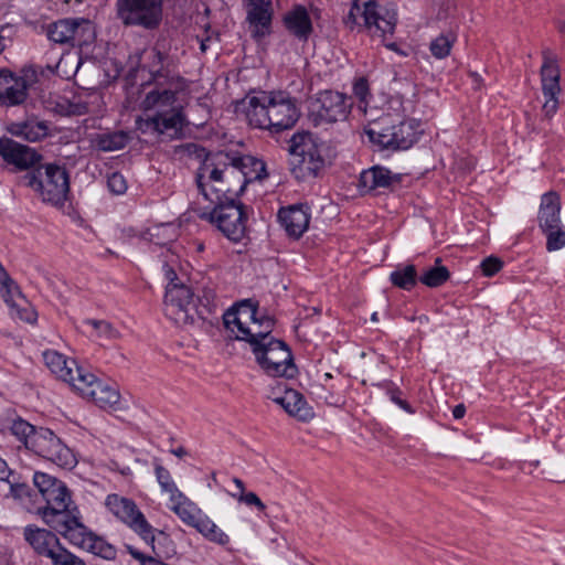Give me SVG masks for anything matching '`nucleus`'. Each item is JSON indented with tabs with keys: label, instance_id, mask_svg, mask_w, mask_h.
Segmentation results:
<instances>
[{
	"label": "nucleus",
	"instance_id": "a19ab883",
	"mask_svg": "<svg viewBox=\"0 0 565 565\" xmlns=\"http://www.w3.org/2000/svg\"><path fill=\"white\" fill-rule=\"evenodd\" d=\"M0 292L3 298V301L10 307L15 308L18 307V303L15 301V298H21L24 300V297L20 290V288L17 286L14 280L8 275V273H4V277L0 279Z\"/></svg>",
	"mask_w": 565,
	"mask_h": 565
},
{
	"label": "nucleus",
	"instance_id": "bf43d9fd",
	"mask_svg": "<svg viewBox=\"0 0 565 565\" xmlns=\"http://www.w3.org/2000/svg\"><path fill=\"white\" fill-rule=\"evenodd\" d=\"M108 189L115 194H122L127 190V183L122 174L114 172L107 180Z\"/></svg>",
	"mask_w": 565,
	"mask_h": 565
},
{
	"label": "nucleus",
	"instance_id": "680f3d73",
	"mask_svg": "<svg viewBox=\"0 0 565 565\" xmlns=\"http://www.w3.org/2000/svg\"><path fill=\"white\" fill-rule=\"evenodd\" d=\"M9 483V493L15 499H20L28 494V486L24 483H18L13 480L7 481Z\"/></svg>",
	"mask_w": 565,
	"mask_h": 565
},
{
	"label": "nucleus",
	"instance_id": "de8ad7c7",
	"mask_svg": "<svg viewBox=\"0 0 565 565\" xmlns=\"http://www.w3.org/2000/svg\"><path fill=\"white\" fill-rule=\"evenodd\" d=\"M10 429L19 440L23 441L28 449L30 438L38 433V429H35L34 426L20 418L13 420Z\"/></svg>",
	"mask_w": 565,
	"mask_h": 565
},
{
	"label": "nucleus",
	"instance_id": "4c0bfd02",
	"mask_svg": "<svg viewBox=\"0 0 565 565\" xmlns=\"http://www.w3.org/2000/svg\"><path fill=\"white\" fill-rule=\"evenodd\" d=\"M73 28L72 19H63L49 26L47 36L51 41L60 44L71 45V34Z\"/></svg>",
	"mask_w": 565,
	"mask_h": 565
},
{
	"label": "nucleus",
	"instance_id": "a211bd4d",
	"mask_svg": "<svg viewBox=\"0 0 565 565\" xmlns=\"http://www.w3.org/2000/svg\"><path fill=\"white\" fill-rule=\"evenodd\" d=\"M246 13V20L255 38H263L269 33L273 15L270 0H248Z\"/></svg>",
	"mask_w": 565,
	"mask_h": 565
},
{
	"label": "nucleus",
	"instance_id": "e2e57ef3",
	"mask_svg": "<svg viewBox=\"0 0 565 565\" xmlns=\"http://www.w3.org/2000/svg\"><path fill=\"white\" fill-rule=\"evenodd\" d=\"M12 309L15 310L17 316L23 321L31 323V322L35 321V319H36V313L33 309L20 308L19 303H18V307L12 308Z\"/></svg>",
	"mask_w": 565,
	"mask_h": 565
},
{
	"label": "nucleus",
	"instance_id": "1a4fd4ad",
	"mask_svg": "<svg viewBox=\"0 0 565 565\" xmlns=\"http://www.w3.org/2000/svg\"><path fill=\"white\" fill-rule=\"evenodd\" d=\"M22 182L36 191L44 202L53 205L63 204L70 191L68 174L65 169L56 164L41 166L28 171L22 177Z\"/></svg>",
	"mask_w": 565,
	"mask_h": 565
},
{
	"label": "nucleus",
	"instance_id": "f03ea898",
	"mask_svg": "<svg viewBox=\"0 0 565 565\" xmlns=\"http://www.w3.org/2000/svg\"><path fill=\"white\" fill-rule=\"evenodd\" d=\"M265 172V163L255 157L217 152L206 157L195 180L205 179L215 183V191L239 195L249 182L262 180Z\"/></svg>",
	"mask_w": 565,
	"mask_h": 565
},
{
	"label": "nucleus",
	"instance_id": "c85d7f7f",
	"mask_svg": "<svg viewBox=\"0 0 565 565\" xmlns=\"http://www.w3.org/2000/svg\"><path fill=\"white\" fill-rule=\"evenodd\" d=\"M73 20V30L71 34V46L83 47L90 45L95 40L94 24L84 18Z\"/></svg>",
	"mask_w": 565,
	"mask_h": 565
},
{
	"label": "nucleus",
	"instance_id": "c03bdc74",
	"mask_svg": "<svg viewBox=\"0 0 565 565\" xmlns=\"http://www.w3.org/2000/svg\"><path fill=\"white\" fill-rule=\"evenodd\" d=\"M376 18L377 24H372V26L381 32V35L394 33L397 23V13L394 10H385L383 13L376 9Z\"/></svg>",
	"mask_w": 565,
	"mask_h": 565
},
{
	"label": "nucleus",
	"instance_id": "f704fd0d",
	"mask_svg": "<svg viewBox=\"0 0 565 565\" xmlns=\"http://www.w3.org/2000/svg\"><path fill=\"white\" fill-rule=\"evenodd\" d=\"M92 535L93 532L88 531V529L79 522L78 518L76 520H72V524L62 534V536L72 545L82 550L86 548Z\"/></svg>",
	"mask_w": 565,
	"mask_h": 565
},
{
	"label": "nucleus",
	"instance_id": "e433bc0d",
	"mask_svg": "<svg viewBox=\"0 0 565 565\" xmlns=\"http://www.w3.org/2000/svg\"><path fill=\"white\" fill-rule=\"evenodd\" d=\"M196 531L204 535L210 541L225 544L228 542L227 535L217 527V525L211 521L206 515L202 513L196 518V522L192 524Z\"/></svg>",
	"mask_w": 565,
	"mask_h": 565
},
{
	"label": "nucleus",
	"instance_id": "8fccbe9b",
	"mask_svg": "<svg viewBox=\"0 0 565 565\" xmlns=\"http://www.w3.org/2000/svg\"><path fill=\"white\" fill-rule=\"evenodd\" d=\"M86 324L90 326L95 330L96 335L102 339L110 340L119 335L118 331L105 320L88 319L86 320Z\"/></svg>",
	"mask_w": 565,
	"mask_h": 565
},
{
	"label": "nucleus",
	"instance_id": "6ab92c4d",
	"mask_svg": "<svg viewBox=\"0 0 565 565\" xmlns=\"http://www.w3.org/2000/svg\"><path fill=\"white\" fill-rule=\"evenodd\" d=\"M24 539L39 555L50 559L63 546L53 532L32 525L24 529Z\"/></svg>",
	"mask_w": 565,
	"mask_h": 565
},
{
	"label": "nucleus",
	"instance_id": "aec40b11",
	"mask_svg": "<svg viewBox=\"0 0 565 565\" xmlns=\"http://www.w3.org/2000/svg\"><path fill=\"white\" fill-rule=\"evenodd\" d=\"M399 182V174H393L385 167L373 166L360 173L358 186L361 192H371L377 189H390L394 183Z\"/></svg>",
	"mask_w": 565,
	"mask_h": 565
},
{
	"label": "nucleus",
	"instance_id": "393cba45",
	"mask_svg": "<svg viewBox=\"0 0 565 565\" xmlns=\"http://www.w3.org/2000/svg\"><path fill=\"white\" fill-rule=\"evenodd\" d=\"M8 132L30 142L39 141L49 135V125L35 116H29L22 121L11 122Z\"/></svg>",
	"mask_w": 565,
	"mask_h": 565
},
{
	"label": "nucleus",
	"instance_id": "c9c22d12",
	"mask_svg": "<svg viewBox=\"0 0 565 565\" xmlns=\"http://www.w3.org/2000/svg\"><path fill=\"white\" fill-rule=\"evenodd\" d=\"M418 280L419 277L414 265H406L403 268H397L390 275V281L392 285L404 290L413 289Z\"/></svg>",
	"mask_w": 565,
	"mask_h": 565
},
{
	"label": "nucleus",
	"instance_id": "20e7f679",
	"mask_svg": "<svg viewBox=\"0 0 565 565\" xmlns=\"http://www.w3.org/2000/svg\"><path fill=\"white\" fill-rule=\"evenodd\" d=\"M288 145L289 171L299 182L320 178L330 164L326 156L328 146L308 130L295 132Z\"/></svg>",
	"mask_w": 565,
	"mask_h": 565
},
{
	"label": "nucleus",
	"instance_id": "6e6d98bb",
	"mask_svg": "<svg viewBox=\"0 0 565 565\" xmlns=\"http://www.w3.org/2000/svg\"><path fill=\"white\" fill-rule=\"evenodd\" d=\"M503 267V262L494 256L484 258L481 263V270L486 277H492Z\"/></svg>",
	"mask_w": 565,
	"mask_h": 565
},
{
	"label": "nucleus",
	"instance_id": "58836bf2",
	"mask_svg": "<svg viewBox=\"0 0 565 565\" xmlns=\"http://www.w3.org/2000/svg\"><path fill=\"white\" fill-rule=\"evenodd\" d=\"M456 42V35L452 32L441 33L435 38L429 45L431 55L438 60L446 58Z\"/></svg>",
	"mask_w": 565,
	"mask_h": 565
},
{
	"label": "nucleus",
	"instance_id": "5701e85b",
	"mask_svg": "<svg viewBox=\"0 0 565 565\" xmlns=\"http://www.w3.org/2000/svg\"><path fill=\"white\" fill-rule=\"evenodd\" d=\"M285 29L299 41H307L313 32L312 21L303 4H295L285 13Z\"/></svg>",
	"mask_w": 565,
	"mask_h": 565
},
{
	"label": "nucleus",
	"instance_id": "2f4dec72",
	"mask_svg": "<svg viewBox=\"0 0 565 565\" xmlns=\"http://www.w3.org/2000/svg\"><path fill=\"white\" fill-rule=\"evenodd\" d=\"M172 505L171 510L184 522L192 526L196 522V518L202 513L198 507L191 502L182 492L180 498L170 500Z\"/></svg>",
	"mask_w": 565,
	"mask_h": 565
},
{
	"label": "nucleus",
	"instance_id": "5fc2aeb1",
	"mask_svg": "<svg viewBox=\"0 0 565 565\" xmlns=\"http://www.w3.org/2000/svg\"><path fill=\"white\" fill-rule=\"evenodd\" d=\"M43 104L47 110H51L57 115L70 114L71 104L66 98L50 96L47 99L43 100Z\"/></svg>",
	"mask_w": 565,
	"mask_h": 565
},
{
	"label": "nucleus",
	"instance_id": "f3484780",
	"mask_svg": "<svg viewBox=\"0 0 565 565\" xmlns=\"http://www.w3.org/2000/svg\"><path fill=\"white\" fill-rule=\"evenodd\" d=\"M0 156L7 164L13 166L14 170H29L41 160V156L34 149L10 138L0 139Z\"/></svg>",
	"mask_w": 565,
	"mask_h": 565
},
{
	"label": "nucleus",
	"instance_id": "a878e982",
	"mask_svg": "<svg viewBox=\"0 0 565 565\" xmlns=\"http://www.w3.org/2000/svg\"><path fill=\"white\" fill-rule=\"evenodd\" d=\"M376 7L377 2L375 0H353L348 14L343 19L344 24L353 30L356 25H360L358 19L362 18L363 25L371 29L372 24H377Z\"/></svg>",
	"mask_w": 565,
	"mask_h": 565
},
{
	"label": "nucleus",
	"instance_id": "9d476101",
	"mask_svg": "<svg viewBox=\"0 0 565 565\" xmlns=\"http://www.w3.org/2000/svg\"><path fill=\"white\" fill-rule=\"evenodd\" d=\"M351 108L350 98L333 89L320 90L308 99V117L316 127L345 120Z\"/></svg>",
	"mask_w": 565,
	"mask_h": 565
},
{
	"label": "nucleus",
	"instance_id": "09e8293b",
	"mask_svg": "<svg viewBox=\"0 0 565 565\" xmlns=\"http://www.w3.org/2000/svg\"><path fill=\"white\" fill-rule=\"evenodd\" d=\"M546 237V249L548 252H555L565 246V226L559 225L555 228L543 232Z\"/></svg>",
	"mask_w": 565,
	"mask_h": 565
},
{
	"label": "nucleus",
	"instance_id": "0eeeda50",
	"mask_svg": "<svg viewBox=\"0 0 565 565\" xmlns=\"http://www.w3.org/2000/svg\"><path fill=\"white\" fill-rule=\"evenodd\" d=\"M420 124L416 119L402 120L393 124L390 116L365 127L364 131L370 142L376 145L380 150H407L417 142L422 131Z\"/></svg>",
	"mask_w": 565,
	"mask_h": 565
},
{
	"label": "nucleus",
	"instance_id": "f257e3e1",
	"mask_svg": "<svg viewBox=\"0 0 565 565\" xmlns=\"http://www.w3.org/2000/svg\"><path fill=\"white\" fill-rule=\"evenodd\" d=\"M223 321L236 340L250 345L266 374L273 377L281 375L279 353L282 351V340L270 337L274 320L259 311L257 302L250 299L241 301L224 313Z\"/></svg>",
	"mask_w": 565,
	"mask_h": 565
},
{
	"label": "nucleus",
	"instance_id": "6e6552de",
	"mask_svg": "<svg viewBox=\"0 0 565 565\" xmlns=\"http://www.w3.org/2000/svg\"><path fill=\"white\" fill-rule=\"evenodd\" d=\"M282 96L275 92H258L247 95L237 104V110L245 114L250 126L268 129L271 134L282 131Z\"/></svg>",
	"mask_w": 565,
	"mask_h": 565
},
{
	"label": "nucleus",
	"instance_id": "0e129e2a",
	"mask_svg": "<svg viewBox=\"0 0 565 565\" xmlns=\"http://www.w3.org/2000/svg\"><path fill=\"white\" fill-rule=\"evenodd\" d=\"M12 471L9 469L7 462L0 458V481H9Z\"/></svg>",
	"mask_w": 565,
	"mask_h": 565
},
{
	"label": "nucleus",
	"instance_id": "774afa93",
	"mask_svg": "<svg viewBox=\"0 0 565 565\" xmlns=\"http://www.w3.org/2000/svg\"><path fill=\"white\" fill-rule=\"evenodd\" d=\"M289 565H306L307 562L302 556H299L298 554H294L292 559L288 558Z\"/></svg>",
	"mask_w": 565,
	"mask_h": 565
},
{
	"label": "nucleus",
	"instance_id": "b1692460",
	"mask_svg": "<svg viewBox=\"0 0 565 565\" xmlns=\"http://www.w3.org/2000/svg\"><path fill=\"white\" fill-rule=\"evenodd\" d=\"M285 413L300 423H310L316 416L315 408L306 396L287 386H285Z\"/></svg>",
	"mask_w": 565,
	"mask_h": 565
},
{
	"label": "nucleus",
	"instance_id": "4d7b16f0",
	"mask_svg": "<svg viewBox=\"0 0 565 565\" xmlns=\"http://www.w3.org/2000/svg\"><path fill=\"white\" fill-rule=\"evenodd\" d=\"M285 380L296 379L299 374V369L295 364L292 351L287 343H285Z\"/></svg>",
	"mask_w": 565,
	"mask_h": 565
},
{
	"label": "nucleus",
	"instance_id": "4be33fe9",
	"mask_svg": "<svg viewBox=\"0 0 565 565\" xmlns=\"http://www.w3.org/2000/svg\"><path fill=\"white\" fill-rule=\"evenodd\" d=\"M311 214L308 204L297 203L285 207V233L289 238L299 239L308 230Z\"/></svg>",
	"mask_w": 565,
	"mask_h": 565
},
{
	"label": "nucleus",
	"instance_id": "39448f33",
	"mask_svg": "<svg viewBox=\"0 0 565 565\" xmlns=\"http://www.w3.org/2000/svg\"><path fill=\"white\" fill-rule=\"evenodd\" d=\"M175 88L163 87L149 90L141 106L145 110H154L147 117L145 124L148 128L160 135L178 137L188 121L180 105H177Z\"/></svg>",
	"mask_w": 565,
	"mask_h": 565
},
{
	"label": "nucleus",
	"instance_id": "13d9d810",
	"mask_svg": "<svg viewBox=\"0 0 565 565\" xmlns=\"http://www.w3.org/2000/svg\"><path fill=\"white\" fill-rule=\"evenodd\" d=\"M215 292L213 289H204L202 295L196 296V303L199 308L206 313H211L212 308L215 306Z\"/></svg>",
	"mask_w": 565,
	"mask_h": 565
},
{
	"label": "nucleus",
	"instance_id": "603ef678",
	"mask_svg": "<svg viewBox=\"0 0 565 565\" xmlns=\"http://www.w3.org/2000/svg\"><path fill=\"white\" fill-rule=\"evenodd\" d=\"M34 486L38 488L39 492L45 495L52 488H55L61 482L56 478L44 473V472H35L33 476Z\"/></svg>",
	"mask_w": 565,
	"mask_h": 565
},
{
	"label": "nucleus",
	"instance_id": "864d4df0",
	"mask_svg": "<svg viewBox=\"0 0 565 565\" xmlns=\"http://www.w3.org/2000/svg\"><path fill=\"white\" fill-rule=\"evenodd\" d=\"M390 399L408 414H414L412 405L403 397L404 393L395 384L390 383L386 390Z\"/></svg>",
	"mask_w": 565,
	"mask_h": 565
},
{
	"label": "nucleus",
	"instance_id": "f8f14e48",
	"mask_svg": "<svg viewBox=\"0 0 565 565\" xmlns=\"http://www.w3.org/2000/svg\"><path fill=\"white\" fill-rule=\"evenodd\" d=\"M164 313L178 326H190L204 319V311L199 308L193 291L183 284H168Z\"/></svg>",
	"mask_w": 565,
	"mask_h": 565
},
{
	"label": "nucleus",
	"instance_id": "72a5a7b5",
	"mask_svg": "<svg viewBox=\"0 0 565 565\" xmlns=\"http://www.w3.org/2000/svg\"><path fill=\"white\" fill-rule=\"evenodd\" d=\"M450 278V271L441 265V258L437 257L435 266L428 268L420 277L419 281L429 288L443 286Z\"/></svg>",
	"mask_w": 565,
	"mask_h": 565
},
{
	"label": "nucleus",
	"instance_id": "dca6fc26",
	"mask_svg": "<svg viewBox=\"0 0 565 565\" xmlns=\"http://www.w3.org/2000/svg\"><path fill=\"white\" fill-rule=\"evenodd\" d=\"M141 63L151 75V78L157 84L156 88L170 87L175 88L179 86L181 78L179 76L170 75L168 70L169 55L161 51L158 46L143 50L141 53Z\"/></svg>",
	"mask_w": 565,
	"mask_h": 565
},
{
	"label": "nucleus",
	"instance_id": "cd10ccee",
	"mask_svg": "<svg viewBox=\"0 0 565 565\" xmlns=\"http://www.w3.org/2000/svg\"><path fill=\"white\" fill-rule=\"evenodd\" d=\"M43 360L50 371L60 380L66 382L73 380L74 369L77 365L72 359H67L64 354L47 350L43 353Z\"/></svg>",
	"mask_w": 565,
	"mask_h": 565
},
{
	"label": "nucleus",
	"instance_id": "052dcab7",
	"mask_svg": "<svg viewBox=\"0 0 565 565\" xmlns=\"http://www.w3.org/2000/svg\"><path fill=\"white\" fill-rule=\"evenodd\" d=\"M353 94L362 103H367L370 86L365 77H359L353 83Z\"/></svg>",
	"mask_w": 565,
	"mask_h": 565
},
{
	"label": "nucleus",
	"instance_id": "473e14b6",
	"mask_svg": "<svg viewBox=\"0 0 565 565\" xmlns=\"http://www.w3.org/2000/svg\"><path fill=\"white\" fill-rule=\"evenodd\" d=\"M97 382L98 379L93 373L77 365L74 369L73 380L66 381V383L85 398H88L89 391L94 390Z\"/></svg>",
	"mask_w": 565,
	"mask_h": 565
},
{
	"label": "nucleus",
	"instance_id": "ddd939ff",
	"mask_svg": "<svg viewBox=\"0 0 565 565\" xmlns=\"http://www.w3.org/2000/svg\"><path fill=\"white\" fill-rule=\"evenodd\" d=\"M116 13L126 26L154 30L162 21L163 0H117Z\"/></svg>",
	"mask_w": 565,
	"mask_h": 565
},
{
	"label": "nucleus",
	"instance_id": "423d86ee",
	"mask_svg": "<svg viewBox=\"0 0 565 565\" xmlns=\"http://www.w3.org/2000/svg\"><path fill=\"white\" fill-rule=\"evenodd\" d=\"M106 507L151 547L153 555L157 557L170 556L171 551L168 548L171 544L170 536L166 532L154 529L132 500L118 494H109L106 498Z\"/></svg>",
	"mask_w": 565,
	"mask_h": 565
},
{
	"label": "nucleus",
	"instance_id": "7ed1b4c3",
	"mask_svg": "<svg viewBox=\"0 0 565 565\" xmlns=\"http://www.w3.org/2000/svg\"><path fill=\"white\" fill-rule=\"evenodd\" d=\"M199 193L206 205L198 209L202 220L215 225L222 234L233 242H239L246 234L247 215L244 205L236 201L238 195L215 191V183L195 180Z\"/></svg>",
	"mask_w": 565,
	"mask_h": 565
},
{
	"label": "nucleus",
	"instance_id": "37998d69",
	"mask_svg": "<svg viewBox=\"0 0 565 565\" xmlns=\"http://www.w3.org/2000/svg\"><path fill=\"white\" fill-rule=\"evenodd\" d=\"M85 551L90 552L105 559H114L117 553L115 546L106 542L104 539L95 535L94 533Z\"/></svg>",
	"mask_w": 565,
	"mask_h": 565
},
{
	"label": "nucleus",
	"instance_id": "338daca9",
	"mask_svg": "<svg viewBox=\"0 0 565 565\" xmlns=\"http://www.w3.org/2000/svg\"><path fill=\"white\" fill-rule=\"evenodd\" d=\"M466 414V407L463 404H458L454 407L452 409V416L456 418V419H460L465 416Z\"/></svg>",
	"mask_w": 565,
	"mask_h": 565
},
{
	"label": "nucleus",
	"instance_id": "c756f323",
	"mask_svg": "<svg viewBox=\"0 0 565 565\" xmlns=\"http://www.w3.org/2000/svg\"><path fill=\"white\" fill-rule=\"evenodd\" d=\"M118 390L98 380L94 390L89 391L88 399L93 401L100 408H111L119 402Z\"/></svg>",
	"mask_w": 565,
	"mask_h": 565
},
{
	"label": "nucleus",
	"instance_id": "3c124183",
	"mask_svg": "<svg viewBox=\"0 0 565 565\" xmlns=\"http://www.w3.org/2000/svg\"><path fill=\"white\" fill-rule=\"evenodd\" d=\"M52 565H86L77 555L71 553L64 546L57 550V553L51 559Z\"/></svg>",
	"mask_w": 565,
	"mask_h": 565
},
{
	"label": "nucleus",
	"instance_id": "2eb2a0df",
	"mask_svg": "<svg viewBox=\"0 0 565 565\" xmlns=\"http://www.w3.org/2000/svg\"><path fill=\"white\" fill-rule=\"evenodd\" d=\"M543 64L540 70L542 93L545 98L542 110L545 117H553L558 109L561 72L556 56L550 49L542 51Z\"/></svg>",
	"mask_w": 565,
	"mask_h": 565
},
{
	"label": "nucleus",
	"instance_id": "79ce46f5",
	"mask_svg": "<svg viewBox=\"0 0 565 565\" xmlns=\"http://www.w3.org/2000/svg\"><path fill=\"white\" fill-rule=\"evenodd\" d=\"M154 473L161 490L170 494V500L180 498L181 491L172 480L170 471L161 466L158 461L154 462Z\"/></svg>",
	"mask_w": 565,
	"mask_h": 565
},
{
	"label": "nucleus",
	"instance_id": "7c9ffc66",
	"mask_svg": "<svg viewBox=\"0 0 565 565\" xmlns=\"http://www.w3.org/2000/svg\"><path fill=\"white\" fill-rule=\"evenodd\" d=\"M129 139L127 132L119 130L98 134L93 139V142L98 150L110 152L124 149L129 142Z\"/></svg>",
	"mask_w": 565,
	"mask_h": 565
},
{
	"label": "nucleus",
	"instance_id": "bb28decb",
	"mask_svg": "<svg viewBox=\"0 0 565 565\" xmlns=\"http://www.w3.org/2000/svg\"><path fill=\"white\" fill-rule=\"evenodd\" d=\"M77 509H71V505L57 508H43L39 510L43 521L58 534H63L66 529L72 524V520H76L75 514Z\"/></svg>",
	"mask_w": 565,
	"mask_h": 565
},
{
	"label": "nucleus",
	"instance_id": "9b49d317",
	"mask_svg": "<svg viewBox=\"0 0 565 565\" xmlns=\"http://www.w3.org/2000/svg\"><path fill=\"white\" fill-rule=\"evenodd\" d=\"M45 75V70L40 66H25L20 74L10 71H0V105L14 107L25 103L28 92L34 87L40 78Z\"/></svg>",
	"mask_w": 565,
	"mask_h": 565
},
{
	"label": "nucleus",
	"instance_id": "69168bd1",
	"mask_svg": "<svg viewBox=\"0 0 565 565\" xmlns=\"http://www.w3.org/2000/svg\"><path fill=\"white\" fill-rule=\"evenodd\" d=\"M279 387L280 384L277 382L276 385L271 387L270 393L267 394V397L282 407V396L276 393V390H279Z\"/></svg>",
	"mask_w": 565,
	"mask_h": 565
},
{
	"label": "nucleus",
	"instance_id": "4468645a",
	"mask_svg": "<svg viewBox=\"0 0 565 565\" xmlns=\"http://www.w3.org/2000/svg\"><path fill=\"white\" fill-rule=\"evenodd\" d=\"M29 449L63 468L75 463L73 451L46 428L38 429V433L30 438Z\"/></svg>",
	"mask_w": 565,
	"mask_h": 565
},
{
	"label": "nucleus",
	"instance_id": "49530a36",
	"mask_svg": "<svg viewBox=\"0 0 565 565\" xmlns=\"http://www.w3.org/2000/svg\"><path fill=\"white\" fill-rule=\"evenodd\" d=\"M301 116L299 102L296 97L285 96V130L295 126Z\"/></svg>",
	"mask_w": 565,
	"mask_h": 565
},
{
	"label": "nucleus",
	"instance_id": "412c9836",
	"mask_svg": "<svg viewBox=\"0 0 565 565\" xmlns=\"http://www.w3.org/2000/svg\"><path fill=\"white\" fill-rule=\"evenodd\" d=\"M537 222L542 232H547L563 225L561 220V198L557 192L550 191L541 196Z\"/></svg>",
	"mask_w": 565,
	"mask_h": 565
},
{
	"label": "nucleus",
	"instance_id": "ea45409f",
	"mask_svg": "<svg viewBox=\"0 0 565 565\" xmlns=\"http://www.w3.org/2000/svg\"><path fill=\"white\" fill-rule=\"evenodd\" d=\"M43 499L46 502L44 508H57L71 505V495L66 486L61 481L58 486L52 488Z\"/></svg>",
	"mask_w": 565,
	"mask_h": 565
},
{
	"label": "nucleus",
	"instance_id": "a18cd8bd",
	"mask_svg": "<svg viewBox=\"0 0 565 565\" xmlns=\"http://www.w3.org/2000/svg\"><path fill=\"white\" fill-rule=\"evenodd\" d=\"M233 484H234V487L238 488V492H230V494L233 498L237 499L239 502H244L247 505H255L258 508V510L265 509L264 503L260 501V499L257 497L256 493H254V492L245 493L244 482L241 479L234 478Z\"/></svg>",
	"mask_w": 565,
	"mask_h": 565
}]
</instances>
